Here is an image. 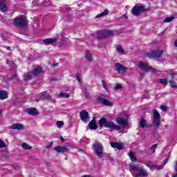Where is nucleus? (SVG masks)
Listing matches in <instances>:
<instances>
[{
	"mask_svg": "<svg viewBox=\"0 0 177 177\" xmlns=\"http://www.w3.org/2000/svg\"><path fill=\"white\" fill-rule=\"evenodd\" d=\"M98 124L100 125V128H110L111 129V131H113L115 129V131H120L121 129L120 126H117L114 122L111 121H108L106 118H101L99 121Z\"/></svg>",
	"mask_w": 177,
	"mask_h": 177,
	"instance_id": "nucleus-1",
	"label": "nucleus"
},
{
	"mask_svg": "<svg viewBox=\"0 0 177 177\" xmlns=\"http://www.w3.org/2000/svg\"><path fill=\"white\" fill-rule=\"evenodd\" d=\"M13 23L14 26H16V27H26L28 21L24 17V16L20 15L19 17H15Z\"/></svg>",
	"mask_w": 177,
	"mask_h": 177,
	"instance_id": "nucleus-2",
	"label": "nucleus"
},
{
	"mask_svg": "<svg viewBox=\"0 0 177 177\" xmlns=\"http://www.w3.org/2000/svg\"><path fill=\"white\" fill-rule=\"evenodd\" d=\"M149 12V8H146L145 5L135 6L132 9V14L133 16H140L142 13Z\"/></svg>",
	"mask_w": 177,
	"mask_h": 177,
	"instance_id": "nucleus-3",
	"label": "nucleus"
},
{
	"mask_svg": "<svg viewBox=\"0 0 177 177\" xmlns=\"http://www.w3.org/2000/svg\"><path fill=\"white\" fill-rule=\"evenodd\" d=\"M94 153L98 158H103V145L101 142H95L93 147Z\"/></svg>",
	"mask_w": 177,
	"mask_h": 177,
	"instance_id": "nucleus-4",
	"label": "nucleus"
},
{
	"mask_svg": "<svg viewBox=\"0 0 177 177\" xmlns=\"http://www.w3.org/2000/svg\"><path fill=\"white\" fill-rule=\"evenodd\" d=\"M153 119L152 121L153 126L154 127L155 129H158V126L161 124V115L160 113L157 111V110H153Z\"/></svg>",
	"mask_w": 177,
	"mask_h": 177,
	"instance_id": "nucleus-5",
	"label": "nucleus"
},
{
	"mask_svg": "<svg viewBox=\"0 0 177 177\" xmlns=\"http://www.w3.org/2000/svg\"><path fill=\"white\" fill-rule=\"evenodd\" d=\"M162 53H164L162 50H155L150 53H147L145 54V57H149V59H158L161 57Z\"/></svg>",
	"mask_w": 177,
	"mask_h": 177,
	"instance_id": "nucleus-6",
	"label": "nucleus"
},
{
	"mask_svg": "<svg viewBox=\"0 0 177 177\" xmlns=\"http://www.w3.org/2000/svg\"><path fill=\"white\" fill-rule=\"evenodd\" d=\"M138 67L140 68V70H142V71H151L152 73H156L157 70L151 66L148 65L147 64L143 63L142 62H140L138 63Z\"/></svg>",
	"mask_w": 177,
	"mask_h": 177,
	"instance_id": "nucleus-7",
	"label": "nucleus"
},
{
	"mask_svg": "<svg viewBox=\"0 0 177 177\" xmlns=\"http://www.w3.org/2000/svg\"><path fill=\"white\" fill-rule=\"evenodd\" d=\"M115 70L120 73V74H124V73H127L128 68L120 63L115 64Z\"/></svg>",
	"mask_w": 177,
	"mask_h": 177,
	"instance_id": "nucleus-8",
	"label": "nucleus"
},
{
	"mask_svg": "<svg viewBox=\"0 0 177 177\" xmlns=\"http://www.w3.org/2000/svg\"><path fill=\"white\" fill-rule=\"evenodd\" d=\"M80 118L83 122H85L86 124L89 121V113L86 111V110H82L80 113Z\"/></svg>",
	"mask_w": 177,
	"mask_h": 177,
	"instance_id": "nucleus-9",
	"label": "nucleus"
},
{
	"mask_svg": "<svg viewBox=\"0 0 177 177\" xmlns=\"http://www.w3.org/2000/svg\"><path fill=\"white\" fill-rule=\"evenodd\" d=\"M8 129H17V131H24V125L20 123H15L11 126L8 127Z\"/></svg>",
	"mask_w": 177,
	"mask_h": 177,
	"instance_id": "nucleus-10",
	"label": "nucleus"
},
{
	"mask_svg": "<svg viewBox=\"0 0 177 177\" xmlns=\"http://www.w3.org/2000/svg\"><path fill=\"white\" fill-rule=\"evenodd\" d=\"M97 102L100 103V104H103L104 106H113V102L103 98V97H97Z\"/></svg>",
	"mask_w": 177,
	"mask_h": 177,
	"instance_id": "nucleus-11",
	"label": "nucleus"
},
{
	"mask_svg": "<svg viewBox=\"0 0 177 177\" xmlns=\"http://www.w3.org/2000/svg\"><path fill=\"white\" fill-rule=\"evenodd\" d=\"M26 113L29 114V115H38L39 112H38V109L35 107L28 108L26 109Z\"/></svg>",
	"mask_w": 177,
	"mask_h": 177,
	"instance_id": "nucleus-12",
	"label": "nucleus"
},
{
	"mask_svg": "<svg viewBox=\"0 0 177 177\" xmlns=\"http://www.w3.org/2000/svg\"><path fill=\"white\" fill-rule=\"evenodd\" d=\"M55 151L57 153H68L70 149L66 147L57 146L55 148Z\"/></svg>",
	"mask_w": 177,
	"mask_h": 177,
	"instance_id": "nucleus-13",
	"label": "nucleus"
},
{
	"mask_svg": "<svg viewBox=\"0 0 177 177\" xmlns=\"http://www.w3.org/2000/svg\"><path fill=\"white\" fill-rule=\"evenodd\" d=\"M111 146L113 149H118V150H122L124 149V144L121 142H111Z\"/></svg>",
	"mask_w": 177,
	"mask_h": 177,
	"instance_id": "nucleus-14",
	"label": "nucleus"
},
{
	"mask_svg": "<svg viewBox=\"0 0 177 177\" xmlns=\"http://www.w3.org/2000/svg\"><path fill=\"white\" fill-rule=\"evenodd\" d=\"M88 127L90 129H97V125H96L95 117H93L92 120L88 123Z\"/></svg>",
	"mask_w": 177,
	"mask_h": 177,
	"instance_id": "nucleus-15",
	"label": "nucleus"
},
{
	"mask_svg": "<svg viewBox=\"0 0 177 177\" xmlns=\"http://www.w3.org/2000/svg\"><path fill=\"white\" fill-rule=\"evenodd\" d=\"M139 173L136 174L135 177H145L147 176V171L142 168L140 169Z\"/></svg>",
	"mask_w": 177,
	"mask_h": 177,
	"instance_id": "nucleus-16",
	"label": "nucleus"
},
{
	"mask_svg": "<svg viewBox=\"0 0 177 177\" xmlns=\"http://www.w3.org/2000/svg\"><path fill=\"white\" fill-rule=\"evenodd\" d=\"M117 122L120 125H122L123 127H127L128 125V120L122 118H119L117 119Z\"/></svg>",
	"mask_w": 177,
	"mask_h": 177,
	"instance_id": "nucleus-17",
	"label": "nucleus"
},
{
	"mask_svg": "<svg viewBox=\"0 0 177 177\" xmlns=\"http://www.w3.org/2000/svg\"><path fill=\"white\" fill-rule=\"evenodd\" d=\"M40 97L41 99H44L46 100H52V97L46 91L41 93Z\"/></svg>",
	"mask_w": 177,
	"mask_h": 177,
	"instance_id": "nucleus-18",
	"label": "nucleus"
},
{
	"mask_svg": "<svg viewBox=\"0 0 177 177\" xmlns=\"http://www.w3.org/2000/svg\"><path fill=\"white\" fill-rule=\"evenodd\" d=\"M0 10L1 12H6L8 10V7L5 4V0H0Z\"/></svg>",
	"mask_w": 177,
	"mask_h": 177,
	"instance_id": "nucleus-19",
	"label": "nucleus"
},
{
	"mask_svg": "<svg viewBox=\"0 0 177 177\" xmlns=\"http://www.w3.org/2000/svg\"><path fill=\"white\" fill-rule=\"evenodd\" d=\"M57 39L56 38L52 39V38H48L43 40V42L46 44H55Z\"/></svg>",
	"mask_w": 177,
	"mask_h": 177,
	"instance_id": "nucleus-20",
	"label": "nucleus"
},
{
	"mask_svg": "<svg viewBox=\"0 0 177 177\" xmlns=\"http://www.w3.org/2000/svg\"><path fill=\"white\" fill-rule=\"evenodd\" d=\"M8 99V93L5 91H0V100Z\"/></svg>",
	"mask_w": 177,
	"mask_h": 177,
	"instance_id": "nucleus-21",
	"label": "nucleus"
},
{
	"mask_svg": "<svg viewBox=\"0 0 177 177\" xmlns=\"http://www.w3.org/2000/svg\"><path fill=\"white\" fill-rule=\"evenodd\" d=\"M129 171H136L137 172H139V171H140V169H142V167L138 166V165H131L129 166Z\"/></svg>",
	"mask_w": 177,
	"mask_h": 177,
	"instance_id": "nucleus-22",
	"label": "nucleus"
},
{
	"mask_svg": "<svg viewBox=\"0 0 177 177\" xmlns=\"http://www.w3.org/2000/svg\"><path fill=\"white\" fill-rule=\"evenodd\" d=\"M129 156L132 162H136V161H138V159L136 158V156H135V154L133 153V152L132 151L129 152Z\"/></svg>",
	"mask_w": 177,
	"mask_h": 177,
	"instance_id": "nucleus-23",
	"label": "nucleus"
},
{
	"mask_svg": "<svg viewBox=\"0 0 177 177\" xmlns=\"http://www.w3.org/2000/svg\"><path fill=\"white\" fill-rule=\"evenodd\" d=\"M147 125V120H146L145 118H141V120L140 121V127L141 128H145Z\"/></svg>",
	"mask_w": 177,
	"mask_h": 177,
	"instance_id": "nucleus-24",
	"label": "nucleus"
},
{
	"mask_svg": "<svg viewBox=\"0 0 177 177\" xmlns=\"http://www.w3.org/2000/svg\"><path fill=\"white\" fill-rule=\"evenodd\" d=\"M24 81L27 82V81H30L32 80V75H31V73H26L24 75Z\"/></svg>",
	"mask_w": 177,
	"mask_h": 177,
	"instance_id": "nucleus-25",
	"label": "nucleus"
},
{
	"mask_svg": "<svg viewBox=\"0 0 177 177\" xmlns=\"http://www.w3.org/2000/svg\"><path fill=\"white\" fill-rule=\"evenodd\" d=\"M109 15V10L107 9L104 10V12H101L100 15L96 16V19H99V17H103V16H107Z\"/></svg>",
	"mask_w": 177,
	"mask_h": 177,
	"instance_id": "nucleus-26",
	"label": "nucleus"
},
{
	"mask_svg": "<svg viewBox=\"0 0 177 177\" xmlns=\"http://www.w3.org/2000/svg\"><path fill=\"white\" fill-rule=\"evenodd\" d=\"M83 93L86 99L89 97V92L88 91V88L86 86L83 87Z\"/></svg>",
	"mask_w": 177,
	"mask_h": 177,
	"instance_id": "nucleus-27",
	"label": "nucleus"
},
{
	"mask_svg": "<svg viewBox=\"0 0 177 177\" xmlns=\"http://www.w3.org/2000/svg\"><path fill=\"white\" fill-rule=\"evenodd\" d=\"M86 59L87 62H92V54L91 53V52L87 51L86 53Z\"/></svg>",
	"mask_w": 177,
	"mask_h": 177,
	"instance_id": "nucleus-28",
	"label": "nucleus"
},
{
	"mask_svg": "<svg viewBox=\"0 0 177 177\" xmlns=\"http://www.w3.org/2000/svg\"><path fill=\"white\" fill-rule=\"evenodd\" d=\"M106 33L104 32V31H101L99 32L97 38L98 39H103V38H106Z\"/></svg>",
	"mask_w": 177,
	"mask_h": 177,
	"instance_id": "nucleus-29",
	"label": "nucleus"
},
{
	"mask_svg": "<svg viewBox=\"0 0 177 177\" xmlns=\"http://www.w3.org/2000/svg\"><path fill=\"white\" fill-rule=\"evenodd\" d=\"M33 75H39V74H41V68H36L32 71Z\"/></svg>",
	"mask_w": 177,
	"mask_h": 177,
	"instance_id": "nucleus-30",
	"label": "nucleus"
},
{
	"mask_svg": "<svg viewBox=\"0 0 177 177\" xmlns=\"http://www.w3.org/2000/svg\"><path fill=\"white\" fill-rule=\"evenodd\" d=\"M116 49L119 53H120L121 55H124V52L125 51L123 50L122 46H121V45L116 46Z\"/></svg>",
	"mask_w": 177,
	"mask_h": 177,
	"instance_id": "nucleus-31",
	"label": "nucleus"
},
{
	"mask_svg": "<svg viewBox=\"0 0 177 177\" xmlns=\"http://www.w3.org/2000/svg\"><path fill=\"white\" fill-rule=\"evenodd\" d=\"M21 146L25 150H30L32 149V147H30V145H27V143L26 142L22 143Z\"/></svg>",
	"mask_w": 177,
	"mask_h": 177,
	"instance_id": "nucleus-32",
	"label": "nucleus"
},
{
	"mask_svg": "<svg viewBox=\"0 0 177 177\" xmlns=\"http://www.w3.org/2000/svg\"><path fill=\"white\" fill-rule=\"evenodd\" d=\"M174 19L175 17H169L165 19L164 21L165 23H171V21H172V20H174Z\"/></svg>",
	"mask_w": 177,
	"mask_h": 177,
	"instance_id": "nucleus-33",
	"label": "nucleus"
},
{
	"mask_svg": "<svg viewBox=\"0 0 177 177\" xmlns=\"http://www.w3.org/2000/svg\"><path fill=\"white\" fill-rule=\"evenodd\" d=\"M169 82L170 86H171V88H177L176 82H175V81H174V80H170Z\"/></svg>",
	"mask_w": 177,
	"mask_h": 177,
	"instance_id": "nucleus-34",
	"label": "nucleus"
},
{
	"mask_svg": "<svg viewBox=\"0 0 177 177\" xmlns=\"http://www.w3.org/2000/svg\"><path fill=\"white\" fill-rule=\"evenodd\" d=\"M159 82L162 85H167L168 84V80H167V79H160Z\"/></svg>",
	"mask_w": 177,
	"mask_h": 177,
	"instance_id": "nucleus-35",
	"label": "nucleus"
},
{
	"mask_svg": "<svg viewBox=\"0 0 177 177\" xmlns=\"http://www.w3.org/2000/svg\"><path fill=\"white\" fill-rule=\"evenodd\" d=\"M6 144L2 140H0V149H5Z\"/></svg>",
	"mask_w": 177,
	"mask_h": 177,
	"instance_id": "nucleus-36",
	"label": "nucleus"
},
{
	"mask_svg": "<svg viewBox=\"0 0 177 177\" xmlns=\"http://www.w3.org/2000/svg\"><path fill=\"white\" fill-rule=\"evenodd\" d=\"M105 32L106 37H109V35H112L113 31L112 30H105L104 31Z\"/></svg>",
	"mask_w": 177,
	"mask_h": 177,
	"instance_id": "nucleus-37",
	"label": "nucleus"
},
{
	"mask_svg": "<svg viewBox=\"0 0 177 177\" xmlns=\"http://www.w3.org/2000/svg\"><path fill=\"white\" fill-rule=\"evenodd\" d=\"M64 124V122H63L62 121L57 122V125L58 128H62V127H63Z\"/></svg>",
	"mask_w": 177,
	"mask_h": 177,
	"instance_id": "nucleus-38",
	"label": "nucleus"
},
{
	"mask_svg": "<svg viewBox=\"0 0 177 177\" xmlns=\"http://www.w3.org/2000/svg\"><path fill=\"white\" fill-rule=\"evenodd\" d=\"M102 87L104 88V89H105L106 91H107L108 87H107V84H106V81L102 80Z\"/></svg>",
	"mask_w": 177,
	"mask_h": 177,
	"instance_id": "nucleus-39",
	"label": "nucleus"
},
{
	"mask_svg": "<svg viewBox=\"0 0 177 177\" xmlns=\"http://www.w3.org/2000/svg\"><path fill=\"white\" fill-rule=\"evenodd\" d=\"M120 20H127L128 19V16H127V14H124L120 17Z\"/></svg>",
	"mask_w": 177,
	"mask_h": 177,
	"instance_id": "nucleus-40",
	"label": "nucleus"
},
{
	"mask_svg": "<svg viewBox=\"0 0 177 177\" xmlns=\"http://www.w3.org/2000/svg\"><path fill=\"white\" fill-rule=\"evenodd\" d=\"M122 88V85L121 84H118L115 86L114 89L115 91H118V89H121Z\"/></svg>",
	"mask_w": 177,
	"mask_h": 177,
	"instance_id": "nucleus-41",
	"label": "nucleus"
},
{
	"mask_svg": "<svg viewBox=\"0 0 177 177\" xmlns=\"http://www.w3.org/2000/svg\"><path fill=\"white\" fill-rule=\"evenodd\" d=\"M150 95H149L148 93H145L143 95H142V99H149Z\"/></svg>",
	"mask_w": 177,
	"mask_h": 177,
	"instance_id": "nucleus-42",
	"label": "nucleus"
},
{
	"mask_svg": "<svg viewBox=\"0 0 177 177\" xmlns=\"http://www.w3.org/2000/svg\"><path fill=\"white\" fill-rule=\"evenodd\" d=\"M11 80H15V81H19V77H17V75H12L11 77Z\"/></svg>",
	"mask_w": 177,
	"mask_h": 177,
	"instance_id": "nucleus-43",
	"label": "nucleus"
},
{
	"mask_svg": "<svg viewBox=\"0 0 177 177\" xmlns=\"http://www.w3.org/2000/svg\"><path fill=\"white\" fill-rule=\"evenodd\" d=\"M160 109L161 110H162V111H167V110H168V108L167 107V106H165V105H161Z\"/></svg>",
	"mask_w": 177,
	"mask_h": 177,
	"instance_id": "nucleus-44",
	"label": "nucleus"
},
{
	"mask_svg": "<svg viewBox=\"0 0 177 177\" xmlns=\"http://www.w3.org/2000/svg\"><path fill=\"white\" fill-rule=\"evenodd\" d=\"M155 168L156 169H162L164 168V165H158V166H155Z\"/></svg>",
	"mask_w": 177,
	"mask_h": 177,
	"instance_id": "nucleus-45",
	"label": "nucleus"
},
{
	"mask_svg": "<svg viewBox=\"0 0 177 177\" xmlns=\"http://www.w3.org/2000/svg\"><path fill=\"white\" fill-rule=\"evenodd\" d=\"M158 147V145L155 144V145H152V146L151 147V149L152 150H156V149H157Z\"/></svg>",
	"mask_w": 177,
	"mask_h": 177,
	"instance_id": "nucleus-46",
	"label": "nucleus"
},
{
	"mask_svg": "<svg viewBox=\"0 0 177 177\" xmlns=\"http://www.w3.org/2000/svg\"><path fill=\"white\" fill-rule=\"evenodd\" d=\"M76 80H77V81L79 82H81V80L80 79V74H76Z\"/></svg>",
	"mask_w": 177,
	"mask_h": 177,
	"instance_id": "nucleus-47",
	"label": "nucleus"
},
{
	"mask_svg": "<svg viewBox=\"0 0 177 177\" xmlns=\"http://www.w3.org/2000/svg\"><path fill=\"white\" fill-rule=\"evenodd\" d=\"M64 97H66V99H68V97H70V94L67 93H64Z\"/></svg>",
	"mask_w": 177,
	"mask_h": 177,
	"instance_id": "nucleus-48",
	"label": "nucleus"
},
{
	"mask_svg": "<svg viewBox=\"0 0 177 177\" xmlns=\"http://www.w3.org/2000/svg\"><path fill=\"white\" fill-rule=\"evenodd\" d=\"M53 145V142H50L49 145L47 146V149H50Z\"/></svg>",
	"mask_w": 177,
	"mask_h": 177,
	"instance_id": "nucleus-49",
	"label": "nucleus"
},
{
	"mask_svg": "<svg viewBox=\"0 0 177 177\" xmlns=\"http://www.w3.org/2000/svg\"><path fill=\"white\" fill-rule=\"evenodd\" d=\"M59 97H64V93H59Z\"/></svg>",
	"mask_w": 177,
	"mask_h": 177,
	"instance_id": "nucleus-50",
	"label": "nucleus"
},
{
	"mask_svg": "<svg viewBox=\"0 0 177 177\" xmlns=\"http://www.w3.org/2000/svg\"><path fill=\"white\" fill-rule=\"evenodd\" d=\"M174 171L177 172V161H176V163L174 165Z\"/></svg>",
	"mask_w": 177,
	"mask_h": 177,
	"instance_id": "nucleus-51",
	"label": "nucleus"
},
{
	"mask_svg": "<svg viewBox=\"0 0 177 177\" xmlns=\"http://www.w3.org/2000/svg\"><path fill=\"white\" fill-rule=\"evenodd\" d=\"M167 162H168V158L165 159V160L163 161L164 165H165V164H167Z\"/></svg>",
	"mask_w": 177,
	"mask_h": 177,
	"instance_id": "nucleus-52",
	"label": "nucleus"
},
{
	"mask_svg": "<svg viewBox=\"0 0 177 177\" xmlns=\"http://www.w3.org/2000/svg\"><path fill=\"white\" fill-rule=\"evenodd\" d=\"M169 75H171V77H175V75H176V74L174 73H169Z\"/></svg>",
	"mask_w": 177,
	"mask_h": 177,
	"instance_id": "nucleus-53",
	"label": "nucleus"
},
{
	"mask_svg": "<svg viewBox=\"0 0 177 177\" xmlns=\"http://www.w3.org/2000/svg\"><path fill=\"white\" fill-rule=\"evenodd\" d=\"M45 165H46L47 167L49 166V162L48 161H45Z\"/></svg>",
	"mask_w": 177,
	"mask_h": 177,
	"instance_id": "nucleus-54",
	"label": "nucleus"
},
{
	"mask_svg": "<svg viewBox=\"0 0 177 177\" xmlns=\"http://www.w3.org/2000/svg\"><path fill=\"white\" fill-rule=\"evenodd\" d=\"M82 177H92L91 175H83Z\"/></svg>",
	"mask_w": 177,
	"mask_h": 177,
	"instance_id": "nucleus-55",
	"label": "nucleus"
},
{
	"mask_svg": "<svg viewBox=\"0 0 177 177\" xmlns=\"http://www.w3.org/2000/svg\"><path fill=\"white\" fill-rule=\"evenodd\" d=\"M174 46H176L177 48V40H176L174 42Z\"/></svg>",
	"mask_w": 177,
	"mask_h": 177,
	"instance_id": "nucleus-56",
	"label": "nucleus"
},
{
	"mask_svg": "<svg viewBox=\"0 0 177 177\" xmlns=\"http://www.w3.org/2000/svg\"><path fill=\"white\" fill-rule=\"evenodd\" d=\"M60 140L62 141V142H64V138H63L62 136L60 137Z\"/></svg>",
	"mask_w": 177,
	"mask_h": 177,
	"instance_id": "nucleus-57",
	"label": "nucleus"
},
{
	"mask_svg": "<svg viewBox=\"0 0 177 177\" xmlns=\"http://www.w3.org/2000/svg\"><path fill=\"white\" fill-rule=\"evenodd\" d=\"M6 49H7V50H10V46H7Z\"/></svg>",
	"mask_w": 177,
	"mask_h": 177,
	"instance_id": "nucleus-58",
	"label": "nucleus"
},
{
	"mask_svg": "<svg viewBox=\"0 0 177 177\" xmlns=\"http://www.w3.org/2000/svg\"><path fill=\"white\" fill-rule=\"evenodd\" d=\"M173 177H177V172L175 174H173Z\"/></svg>",
	"mask_w": 177,
	"mask_h": 177,
	"instance_id": "nucleus-59",
	"label": "nucleus"
},
{
	"mask_svg": "<svg viewBox=\"0 0 177 177\" xmlns=\"http://www.w3.org/2000/svg\"><path fill=\"white\" fill-rule=\"evenodd\" d=\"M2 114V110L0 109V115Z\"/></svg>",
	"mask_w": 177,
	"mask_h": 177,
	"instance_id": "nucleus-60",
	"label": "nucleus"
},
{
	"mask_svg": "<svg viewBox=\"0 0 177 177\" xmlns=\"http://www.w3.org/2000/svg\"><path fill=\"white\" fill-rule=\"evenodd\" d=\"M153 153H156V150H153Z\"/></svg>",
	"mask_w": 177,
	"mask_h": 177,
	"instance_id": "nucleus-61",
	"label": "nucleus"
},
{
	"mask_svg": "<svg viewBox=\"0 0 177 177\" xmlns=\"http://www.w3.org/2000/svg\"><path fill=\"white\" fill-rule=\"evenodd\" d=\"M53 81H56V80H53Z\"/></svg>",
	"mask_w": 177,
	"mask_h": 177,
	"instance_id": "nucleus-62",
	"label": "nucleus"
},
{
	"mask_svg": "<svg viewBox=\"0 0 177 177\" xmlns=\"http://www.w3.org/2000/svg\"><path fill=\"white\" fill-rule=\"evenodd\" d=\"M37 102H39V100H37Z\"/></svg>",
	"mask_w": 177,
	"mask_h": 177,
	"instance_id": "nucleus-63",
	"label": "nucleus"
},
{
	"mask_svg": "<svg viewBox=\"0 0 177 177\" xmlns=\"http://www.w3.org/2000/svg\"><path fill=\"white\" fill-rule=\"evenodd\" d=\"M111 160L113 161V158H111Z\"/></svg>",
	"mask_w": 177,
	"mask_h": 177,
	"instance_id": "nucleus-64",
	"label": "nucleus"
}]
</instances>
